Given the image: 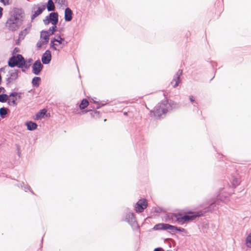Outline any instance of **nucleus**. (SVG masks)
Masks as SVG:
<instances>
[{
    "label": "nucleus",
    "instance_id": "14",
    "mask_svg": "<svg viewBox=\"0 0 251 251\" xmlns=\"http://www.w3.org/2000/svg\"><path fill=\"white\" fill-rule=\"evenodd\" d=\"M51 59V55L50 51L49 50H46L42 57V61L43 63L44 64H49L50 62Z\"/></svg>",
    "mask_w": 251,
    "mask_h": 251
},
{
    "label": "nucleus",
    "instance_id": "29",
    "mask_svg": "<svg viewBox=\"0 0 251 251\" xmlns=\"http://www.w3.org/2000/svg\"><path fill=\"white\" fill-rule=\"evenodd\" d=\"M56 25H53V26L50 27L48 31L49 32V34L51 35L56 31Z\"/></svg>",
    "mask_w": 251,
    "mask_h": 251
},
{
    "label": "nucleus",
    "instance_id": "1",
    "mask_svg": "<svg viewBox=\"0 0 251 251\" xmlns=\"http://www.w3.org/2000/svg\"><path fill=\"white\" fill-rule=\"evenodd\" d=\"M215 204V203H212L211 205L205 209L204 211H199L196 212L189 211L187 214L184 215H182V214H173L172 216V218L173 220L176 221L179 224H183L195 220L196 218L202 216L203 213L206 212L215 210V208L214 207Z\"/></svg>",
    "mask_w": 251,
    "mask_h": 251
},
{
    "label": "nucleus",
    "instance_id": "20",
    "mask_svg": "<svg viewBox=\"0 0 251 251\" xmlns=\"http://www.w3.org/2000/svg\"><path fill=\"white\" fill-rule=\"evenodd\" d=\"M47 113V110L45 109H43L41 110H40L39 112H38L36 114V120H39L41 118H43L44 116L45 115V114Z\"/></svg>",
    "mask_w": 251,
    "mask_h": 251
},
{
    "label": "nucleus",
    "instance_id": "19",
    "mask_svg": "<svg viewBox=\"0 0 251 251\" xmlns=\"http://www.w3.org/2000/svg\"><path fill=\"white\" fill-rule=\"evenodd\" d=\"M32 61L31 59H29L26 61H25L24 58L23 57L22 61V68H24L25 69H27L29 68L31 63Z\"/></svg>",
    "mask_w": 251,
    "mask_h": 251
},
{
    "label": "nucleus",
    "instance_id": "9",
    "mask_svg": "<svg viewBox=\"0 0 251 251\" xmlns=\"http://www.w3.org/2000/svg\"><path fill=\"white\" fill-rule=\"evenodd\" d=\"M19 71L18 70H12L8 71V76L7 78V82L9 83L12 82L18 77Z\"/></svg>",
    "mask_w": 251,
    "mask_h": 251
},
{
    "label": "nucleus",
    "instance_id": "32",
    "mask_svg": "<svg viewBox=\"0 0 251 251\" xmlns=\"http://www.w3.org/2000/svg\"><path fill=\"white\" fill-rule=\"evenodd\" d=\"M176 231H178L180 232H183L185 231V229L182 227H177V229H176Z\"/></svg>",
    "mask_w": 251,
    "mask_h": 251
},
{
    "label": "nucleus",
    "instance_id": "24",
    "mask_svg": "<svg viewBox=\"0 0 251 251\" xmlns=\"http://www.w3.org/2000/svg\"><path fill=\"white\" fill-rule=\"evenodd\" d=\"M246 245L247 248H251V232L246 237Z\"/></svg>",
    "mask_w": 251,
    "mask_h": 251
},
{
    "label": "nucleus",
    "instance_id": "10",
    "mask_svg": "<svg viewBox=\"0 0 251 251\" xmlns=\"http://www.w3.org/2000/svg\"><path fill=\"white\" fill-rule=\"evenodd\" d=\"M147 206V201L145 199L140 200L136 203L135 210L137 212H142Z\"/></svg>",
    "mask_w": 251,
    "mask_h": 251
},
{
    "label": "nucleus",
    "instance_id": "11",
    "mask_svg": "<svg viewBox=\"0 0 251 251\" xmlns=\"http://www.w3.org/2000/svg\"><path fill=\"white\" fill-rule=\"evenodd\" d=\"M43 68L40 60L36 61L32 66V73L35 75H39Z\"/></svg>",
    "mask_w": 251,
    "mask_h": 251
},
{
    "label": "nucleus",
    "instance_id": "27",
    "mask_svg": "<svg viewBox=\"0 0 251 251\" xmlns=\"http://www.w3.org/2000/svg\"><path fill=\"white\" fill-rule=\"evenodd\" d=\"M8 100V97L6 94L0 95V102H4Z\"/></svg>",
    "mask_w": 251,
    "mask_h": 251
},
{
    "label": "nucleus",
    "instance_id": "25",
    "mask_svg": "<svg viewBox=\"0 0 251 251\" xmlns=\"http://www.w3.org/2000/svg\"><path fill=\"white\" fill-rule=\"evenodd\" d=\"M56 3L58 4L61 6H67V2L66 0H54Z\"/></svg>",
    "mask_w": 251,
    "mask_h": 251
},
{
    "label": "nucleus",
    "instance_id": "33",
    "mask_svg": "<svg viewBox=\"0 0 251 251\" xmlns=\"http://www.w3.org/2000/svg\"><path fill=\"white\" fill-rule=\"evenodd\" d=\"M189 100H190L192 102H193L195 101V98H194L193 96H190L189 97Z\"/></svg>",
    "mask_w": 251,
    "mask_h": 251
},
{
    "label": "nucleus",
    "instance_id": "28",
    "mask_svg": "<svg viewBox=\"0 0 251 251\" xmlns=\"http://www.w3.org/2000/svg\"><path fill=\"white\" fill-rule=\"evenodd\" d=\"M7 114V109L2 107L0 108V116L1 118H4V116Z\"/></svg>",
    "mask_w": 251,
    "mask_h": 251
},
{
    "label": "nucleus",
    "instance_id": "39",
    "mask_svg": "<svg viewBox=\"0 0 251 251\" xmlns=\"http://www.w3.org/2000/svg\"><path fill=\"white\" fill-rule=\"evenodd\" d=\"M23 72H25V69H23Z\"/></svg>",
    "mask_w": 251,
    "mask_h": 251
},
{
    "label": "nucleus",
    "instance_id": "3",
    "mask_svg": "<svg viewBox=\"0 0 251 251\" xmlns=\"http://www.w3.org/2000/svg\"><path fill=\"white\" fill-rule=\"evenodd\" d=\"M168 111V103L166 100L158 103L153 110L154 115L157 117H160L162 114L167 113Z\"/></svg>",
    "mask_w": 251,
    "mask_h": 251
},
{
    "label": "nucleus",
    "instance_id": "22",
    "mask_svg": "<svg viewBox=\"0 0 251 251\" xmlns=\"http://www.w3.org/2000/svg\"><path fill=\"white\" fill-rule=\"evenodd\" d=\"M41 81V78L39 77H34L32 80V84L34 86L38 87Z\"/></svg>",
    "mask_w": 251,
    "mask_h": 251
},
{
    "label": "nucleus",
    "instance_id": "38",
    "mask_svg": "<svg viewBox=\"0 0 251 251\" xmlns=\"http://www.w3.org/2000/svg\"><path fill=\"white\" fill-rule=\"evenodd\" d=\"M239 184V183L237 181L236 182V185H238Z\"/></svg>",
    "mask_w": 251,
    "mask_h": 251
},
{
    "label": "nucleus",
    "instance_id": "4",
    "mask_svg": "<svg viewBox=\"0 0 251 251\" xmlns=\"http://www.w3.org/2000/svg\"><path fill=\"white\" fill-rule=\"evenodd\" d=\"M64 38H61L60 35H57L50 41L51 48L53 50L59 51L64 46Z\"/></svg>",
    "mask_w": 251,
    "mask_h": 251
},
{
    "label": "nucleus",
    "instance_id": "5",
    "mask_svg": "<svg viewBox=\"0 0 251 251\" xmlns=\"http://www.w3.org/2000/svg\"><path fill=\"white\" fill-rule=\"evenodd\" d=\"M23 57L21 54L14 55L10 58L8 61V65L11 67L17 66L20 68H22V61Z\"/></svg>",
    "mask_w": 251,
    "mask_h": 251
},
{
    "label": "nucleus",
    "instance_id": "31",
    "mask_svg": "<svg viewBox=\"0 0 251 251\" xmlns=\"http://www.w3.org/2000/svg\"><path fill=\"white\" fill-rule=\"evenodd\" d=\"M47 44V43H44V41L43 40H40L37 43V47L38 48H40L43 45Z\"/></svg>",
    "mask_w": 251,
    "mask_h": 251
},
{
    "label": "nucleus",
    "instance_id": "6",
    "mask_svg": "<svg viewBox=\"0 0 251 251\" xmlns=\"http://www.w3.org/2000/svg\"><path fill=\"white\" fill-rule=\"evenodd\" d=\"M58 17L57 13L52 12L44 20V23L45 25H48L49 23H51L52 25H56L58 23Z\"/></svg>",
    "mask_w": 251,
    "mask_h": 251
},
{
    "label": "nucleus",
    "instance_id": "15",
    "mask_svg": "<svg viewBox=\"0 0 251 251\" xmlns=\"http://www.w3.org/2000/svg\"><path fill=\"white\" fill-rule=\"evenodd\" d=\"M18 93L16 92L12 93L9 95V99L8 100V103L10 105H16V100H17V97Z\"/></svg>",
    "mask_w": 251,
    "mask_h": 251
},
{
    "label": "nucleus",
    "instance_id": "40",
    "mask_svg": "<svg viewBox=\"0 0 251 251\" xmlns=\"http://www.w3.org/2000/svg\"><path fill=\"white\" fill-rule=\"evenodd\" d=\"M126 114H127V113H126V112H125V113H124V114H125V115H126Z\"/></svg>",
    "mask_w": 251,
    "mask_h": 251
},
{
    "label": "nucleus",
    "instance_id": "23",
    "mask_svg": "<svg viewBox=\"0 0 251 251\" xmlns=\"http://www.w3.org/2000/svg\"><path fill=\"white\" fill-rule=\"evenodd\" d=\"M89 104V102L88 101V100L86 99H83L80 105H79V107L81 109H84V108H85Z\"/></svg>",
    "mask_w": 251,
    "mask_h": 251
},
{
    "label": "nucleus",
    "instance_id": "12",
    "mask_svg": "<svg viewBox=\"0 0 251 251\" xmlns=\"http://www.w3.org/2000/svg\"><path fill=\"white\" fill-rule=\"evenodd\" d=\"M126 221L129 223L132 227L137 226V223L133 213H128L126 217Z\"/></svg>",
    "mask_w": 251,
    "mask_h": 251
},
{
    "label": "nucleus",
    "instance_id": "18",
    "mask_svg": "<svg viewBox=\"0 0 251 251\" xmlns=\"http://www.w3.org/2000/svg\"><path fill=\"white\" fill-rule=\"evenodd\" d=\"M25 125L27 126V129L29 130H35L37 127V125L35 123L31 121L26 122Z\"/></svg>",
    "mask_w": 251,
    "mask_h": 251
},
{
    "label": "nucleus",
    "instance_id": "36",
    "mask_svg": "<svg viewBox=\"0 0 251 251\" xmlns=\"http://www.w3.org/2000/svg\"><path fill=\"white\" fill-rule=\"evenodd\" d=\"M162 249L161 248H156L154 249V251H161Z\"/></svg>",
    "mask_w": 251,
    "mask_h": 251
},
{
    "label": "nucleus",
    "instance_id": "34",
    "mask_svg": "<svg viewBox=\"0 0 251 251\" xmlns=\"http://www.w3.org/2000/svg\"><path fill=\"white\" fill-rule=\"evenodd\" d=\"M8 68V67H7V66H5L4 67L1 68V69H0V71L1 72H2V71H4V70H7Z\"/></svg>",
    "mask_w": 251,
    "mask_h": 251
},
{
    "label": "nucleus",
    "instance_id": "13",
    "mask_svg": "<svg viewBox=\"0 0 251 251\" xmlns=\"http://www.w3.org/2000/svg\"><path fill=\"white\" fill-rule=\"evenodd\" d=\"M182 73V70H178L175 75L174 76V79L171 82V84L174 87H176L180 83V76L181 75Z\"/></svg>",
    "mask_w": 251,
    "mask_h": 251
},
{
    "label": "nucleus",
    "instance_id": "16",
    "mask_svg": "<svg viewBox=\"0 0 251 251\" xmlns=\"http://www.w3.org/2000/svg\"><path fill=\"white\" fill-rule=\"evenodd\" d=\"M50 35L47 31H42L40 35V39L43 40L44 43H48L49 40V36Z\"/></svg>",
    "mask_w": 251,
    "mask_h": 251
},
{
    "label": "nucleus",
    "instance_id": "17",
    "mask_svg": "<svg viewBox=\"0 0 251 251\" xmlns=\"http://www.w3.org/2000/svg\"><path fill=\"white\" fill-rule=\"evenodd\" d=\"M73 12L70 8H66L65 10V20L67 22H70L72 19Z\"/></svg>",
    "mask_w": 251,
    "mask_h": 251
},
{
    "label": "nucleus",
    "instance_id": "35",
    "mask_svg": "<svg viewBox=\"0 0 251 251\" xmlns=\"http://www.w3.org/2000/svg\"><path fill=\"white\" fill-rule=\"evenodd\" d=\"M2 10H3L2 8L0 7V18L1 17L2 15Z\"/></svg>",
    "mask_w": 251,
    "mask_h": 251
},
{
    "label": "nucleus",
    "instance_id": "21",
    "mask_svg": "<svg viewBox=\"0 0 251 251\" xmlns=\"http://www.w3.org/2000/svg\"><path fill=\"white\" fill-rule=\"evenodd\" d=\"M47 7L49 11H52L54 10L55 6L52 0H49Z\"/></svg>",
    "mask_w": 251,
    "mask_h": 251
},
{
    "label": "nucleus",
    "instance_id": "2",
    "mask_svg": "<svg viewBox=\"0 0 251 251\" xmlns=\"http://www.w3.org/2000/svg\"><path fill=\"white\" fill-rule=\"evenodd\" d=\"M23 19V11L21 9L15 8L6 23V27L15 31L21 25Z\"/></svg>",
    "mask_w": 251,
    "mask_h": 251
},
{
    "label": "nucleus",
    "instance_id": "30",
    "mask_svg": "<svg viewBox=\"0 0 251 251\" xmlns=\"http://www.w3.org/2000/svg\"><path fill=\"white\" fill-rule=\"evenodd\" d=\"M0 1L4 5H9L11 4L12 1V0H0Z\"/></svg>",
    "mask_w": 251,
    "mask_h": 251
},
{
    "label": "nucleus",
    "instance_id": "7",
    "mask_svg": "<svg viewBox=\"0 0 251 251\" xmlns=\"http://www.w3.org/2000/svg\"><path fill=\"white\" fill-rule=\"evenodd\" d=\"M46 6L45 5L39 4L36 5H34L32 10V15L31 19L33 20L37 16L40 15L43 11L45 9Z\"/></svg>",
    "mask_w": 251,
    "mask_h": 251
},
{
    "label": "nucleus",
    "instance_id": "8",
    "mask_svg": "<svg viewBox=\"0 0 251 251\" xmlns=\"http://www.w3.org/2000/svg\"><path fill=\"white\" fill-rule=\"evenodd\" d=\"M154 229L156 230H169L174 232L177 229V227L168 224H158L154 226Z\"/></svg>",
    "mask_w": 251,
    "mask_h": 251
},
{
    "label": "nucleus",
    "instance_id": "26",
    "mask_svg": "<svg viewBox=\"0 0 251 251\" xmlns=\"http://www.w3.org/2000/svg\"><path fill=\"white\" fill-rule=\"evenodd\" d=\"M29 29H30V26L28 27V28H25L23 31H21L19 34L20 38H23L25 36L26 34H27Z\"/></svg>",
    "mask_w": 251,
    "mask_h": 251
},
{
    "label": "nucleus",
    "instance_id": "37",
    "mask_svg": "<svg viewBox=\"0 0 251 251\" xmlns=\"http://www.w3.org/2000/svg\"><path fill=\"white\" fill-rule=\"evenodd\" d=\"M28 189H29V187H28L25 188V191H27V190H28Z\"/></svg>",
    "mask_w": 251,
    "mask_h": 251
}]
</instances>
